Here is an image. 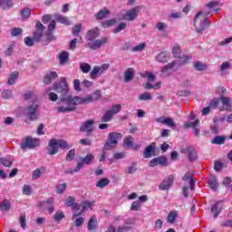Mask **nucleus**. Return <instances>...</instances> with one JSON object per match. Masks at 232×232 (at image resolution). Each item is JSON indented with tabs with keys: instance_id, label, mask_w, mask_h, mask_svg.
<instances>
[{
	"instance_id": "26",
	"label": "nucleus",
	"mask_w": 232,
	"mask_h": 232,
	"mask_svg": "<svg viewBox=\"0 0 232 232\" xmlns=\"http://www.w3.org/2000/svg\"><path fill=\"white\" fill-rule=\"evenodd\" d=\"M210 24H211V22H209V20H208V18L205 17L200 23L199 26L196 27L197 34H202V32H204V30L208 28V26H210Z\"/></svg>"
},
{
	"instance_id": "64",
	"label": "nucleus",
	"mask_w": 232,
	"mask_h": 232,
	"mask_svg": "<svg viewBox=\"0 0 232 232\" xmlns=\"http://www.w3.org/2000/svg\"><path fill=\"white\" fill-rule=\"evenodd\" d=\"M223 168H224V163L220 161H215V164H214L215 171H222Z\"/></svg>"
},
{
	"instance_id": "20",
	"label": "nucleus",
	"mask_w": 232,
	"mask_h": 232,
	"mask_svg": "<svg viewBox=\"0 0 232 232\" xmlns=\"http://www.w3.org/2000/svg\"><path fill=\"white\" fill-rule=\"evenodd\" d=\"M101 99V92L96 91L92 94L86 96L85 98H82L83 104H90V102H93V101H99Z\"/></svg>"
},
{
	"instance_id": "6",
	"label": "nucleus",
	"mask_w": 232,
	"mask_h": 232,
	"mask_svg": "<svg viewBox=\"0 0 232 232\" xmlns=\"http://www.w3.org/2000/svg\"><path fill=\"white\" fill-rule=\"evenodd\" d=\"M141 7L137 5L134 8L127 10L125 14L119 15V21H135L139 17V12H140Z\"/></svg>"
},
{
	"instance_id": "18",
	"label": "nucleus",
	"mask_w": 232,
	"mask_h": 232,
	"mask_svg": "<svg viewBox=\"0 0 232 232\" xmlns=\"http://www.w3.org/2000/svg\"><path fill=\"white\" fill-rule=\"evenodd\" d=\"M65 206L67 208H72L73 211H81V205L78 203H75V198L69 196L65 199Z\"/></svg>"
},
{
	"instance_id": "51",
	"label": "nucleus",
	"mask_w": 232,
	"mask_h": 232,
	"mask_svg": "<svg viewBox=\"0 0 232 232\" xmlns=\"http://www.w3.org/2000/svg\"><path fill=\"white\" fill-rule=\"evenodd\" d=\"M64 212L58 210L54 215H53V218L56 222H61V220H63V218H64Z\"/></svg>"
},
{
	"instance_id": "43",
	"label": "nucleus",
	"mask_w": 232,
	"mask_h": 232,
	"mask_svg": "<svg viewBox=\"0 0 232 232\" xmlns=\"http://www.w3.org/2000/svg\"><path fill=\"white\" fill-rule=\"evenodd\" d=\"M58 147L62 150H66L72 148V145H69L68 142L64 140H57Z\"/></svg>"
},
{
	"instance_id": "44",
	"label": "nucleus",
	"mask_w": 232,
	"mask_h": 232,
	"mask_svg": "<svg viewBox=\"0 0 232 232\" xmlns=\"http://www.w3.org/2000/svg\"><path fill=\"white\" fill-rule=\"evenodd\" d=\"M165 126H169V128H177V122L172 118L167 117L165 118Z\"/></svg>"
},
{
	"instance_id": "52",
	"label": "nucleus",
	"mask_w": 232,
	"mask_h": 232,
	"mask_svg": "<svg viewBox=\"0 0 232 232\" xmlns=\"http://www.w3.org/2000/svg\"><path fill=\"white\" fill-rule=\"evenodd\" d=\"M194 68L198 72H204V70H206V64H204L200 62H196V63H194Z\"/></svg>"
},
{
	"instance_id": "12",
	"label": "nucleus",
	"mask_w": 232,
	"mask_h": 232,
	"mask_svg": "<svg viewBox=\"0 0 232 232\" xmlns=\"http://www.w3.org/2000/svg\"><path fill=\"white\" fill-rule=\"evenodd\" d=\"M44 35V26L41 22H37L35 24V31L33 33V37L35 43H40Z\"/></svg>"
},
{
	"instance_id": "49",
	"label": "nucleus",
	"mask_w": 232,
	"mask_h": 232,
	"mask_svg": "<svg viewBox=\"0 0 232 232\" xmlns=\"http://www.w3.org/2000/svg\"><path fill=\"white\" fill-rule=\"evenodd\" d=\"M67 186L68 185L66 183L58 185L56 187V193H58V195H63L64 193V191H66Z\"/></svg>"
},
{
	"instance_id": "54",
	"label": "nucleus",
	"mask_w": 232,
	"mask_h": 232,
	"mask_svg": "<svg viewBox=\"0 0 232 232\" xmlns=\"http://www.w3.org/2000/svg\"><path fill=\"white\" fill-rule=\"evenodd\" d=\"M75 159V149H72L69 150V152L66 155V161L67 162H72V160Z\"/></svg>"
},
{
	"instance_id": "8",
	"label": "nucleus",
	"mask_w": 232,
	"mask_h": 232,
	"mask_svg": "<svg viewBox=\"0 0 232 232\" xmlns=\"http://www.w3.org/2000/svg\"><path fill=\"white\" fill-rule=\"evenodd\" d=\"M53 90L56 93H69L70 90L68 89V80L66 77H61L59 82L53 83Z\"/></svg>"
},
{
	"instance_id": "56",
	"label": "nucleus",
	"mask_w": 232,
	"mask_h": 232,
	"mask_svg": "<svg viewBox=\"0 0 232 232\" xmlns=\"http://www.w3.org/2000/svg\"><path fill=\"white\" fill-rule=\"evenodd\" d=\"M96 67L98 69V72H100V75H102V73L110 68V63H104L101 66H96Z\"/></svg>"
},
{
	"instance_id": "58",
	"label": "nucleus",
	"mask_w": 232,
	"mask_h": 232,
	"mask_svg": "<svg viewBox=\"0 0 232 232\" xmlns=\"http://www.w3.org/2000/svg\"><path fill=\"white\" fill-rule=\"evenodd\" d=\"M89 75L91 79H93V80L97 79V75H100L99 69L97 68V66L93 67V69L92 70Z\"/></svg>"
},
{
	"instance_id": "46",
	"label": "nucleus",
	"mask_w": 232,
	"mask_h": 232,
	"mask_svg": "<svg viewBox=\"0 0 232 232\" xmlns=\"http://www.w3.org/2000/svg\"><path fill=\"white\" fill-rule=\"evenodd\" d=\"M123 146L125 148H131L133 146V138L131 136H128L123 140Z\"/></svg>"
},
{
	"instance_id": "17",
	"label": "nucleus",
	"mask_w": 232,
	"mask_h": 232,
	"mask_svg": "<svg viewBox=\"0 0 232 232\" xmlns=\"http://www.w3.org/2000/svg\"><path fill=\"white\" fill-rule=\"evenodd\" d=\"M150 168H155V166H168V159L164 156L152 159L149 163Z\"/></svg>"
},
{
	"instance_id": "40",
	"label": "nucleus",
	"mask_w": 232,
	"mask_h": 232,
	"mask_svg": "<svg viewBox=\"0 0 232 232\" xmlns=\"http://www.w3.org/2000/svg\"><path fill=\"white\" fill-rule=\"evenodd\" d=\"M117 24V19L115 18H112V19H110V20H105L102 24V26L103 28H110V26H113Z\"/></svg>"
},
{
	"instance_id": "19",
	"label": "nucleus",
	"mask_w": 232,
	"mask_h": 232,
	"mask_svg": "<svg viewBox=\"0 0 232 232\" xmlns=\"http://www.w3.org/2000/svg\"><path fill=\"white\" fill-rule=\"evenodd\" d=\"M157 146V142H152L150 145H148L144 151H143V157L144 159H150L155 155V148Z\"/></svg>"
},
{
	"instance_id": "16",
	"label": "nucleus",
	"mask_w": 232,
	"mask_h": 232,
	"mask_svg": "<svg viewBox=\"0 0 232 232\" xmlns=\"http://www.w3.org/2000/svg\"><path fill=\"white\" fill-rule=\"evenodd\" d=\"M59 153V145L57 144L56 139H52L49 141V146L47 148V155H57Z\"/></svg>"
},
{
	"instance_id": "39",
	"label": "nucleus",
	"mask_w": 232,
	"mask_h": 232,
	"mask_svg": "<svg viewBox=\"0 0 232 232\" xmlns=\"http://www.w3.org/2000/svg\"><path fill=\"white\" fill-rule=\"evenodd\" d=\"M17 77H19V72L17 71L13 72L7 81V84L9 85L15 84V79H17Z\"/></svg>"
},
{
	"instance_id": "9",
	"label": "nucleus",
	"mask_w": 232,
	"mask_h": 232,
	"mask_svg": "<svg viewBox=\"0 0 232 232\" xmlns=\"http://www.w3.org/2000/svg\"><path fill=\"white\" fill-rule=\"evenodd\" d=\"M122 110L121 104H115L111 110L105 111V114L102 117V122H110L113 119V115L119 113Z\"/></svg>"
},
{
	"instance_id": "28",
	"label": "nucleus",
	"mask_w": 232,
	"mask_h": 232,
	"mask_svg": "<svg viewBox=\"0 0 232 232\" xmlns=\"http://www.w3.org/2000/svg\"><path fill=\"white\" fill-rule=\"evenodd\" d=\"M133 77H135V71L133 68H128L124 73V81L125 82H130L133 81Z\"/></svg>"
},
{
	"instance_id": "60",
	"label": "nucleus",
	"mask_w": 232,
	"mask_h": 232,
	"mask_svg": "<svg viewBox=\"0 0 232 232\" xmlns=\"http://www.w3.org/2000/svg\"><path fill=\"white\" fill-rule=\"evenodd\" d=\"M146 48V43H141L134 47H132V52H142Z\"/></svg>"
},
{
	"instance_id": "3",
	"label": "nucleus",
	"mask_w": 232,
	"mask_h": 232,
	"mask_svg": "<svg viewBox=\"0 0 232 232\" xmlns=\"http://www.w3.org/2000/svg\"><path fill=\"white\" fill-rule=\"evenodd\" d=\"M122 139V134L119 132H110L107 137V140L103 146L104 151H110V150H113V148H117L119 146V140Z\"/></svg>"
},
{
	"instance_id": "24",
	"label": "nucleus",
	"mask_w": 232,
	"mask_h": 232,
	"mask_svg": "<svg viewBox=\"0 0 232 232\" xmlns=\"http://www.w3.org/2000/svg\"><path fill=\"white\" fill-rule=\"evenodd\" d=\"M10 209H12V203H10L7 198L4 199L3 202L0 203V211L3 213H8Z\"/></svg>"
},
{
	"instance_id": "21",
	"label": "nucleus",
	"mask_w": 232,
	"mask_h": 232,
	"mask_svg": "<svg viewBox=\"0 0 232 232\" xmlns=\"http://www.w3.org/2000/svg\"><path fill=\"white\" fill-rule=\"evenodd\" d=\"M182 153L188 155V159L190 162L197 160V149L193 147H188L187 149L183 150Z\"/></svg>"
},
{
	"instance_id": "45",
	"label": "nucleus",
	"mask_w": 232,
	"mask_h": 232,
	"mask_svg": "<svg viewBox=\"0 0 232 232\" xmlns=\"http://www.w3.org/2000/svg\"><path fill=\"white\" fill-rule=\"evenodd\" d=\"M72 220L74 221L75 227H81L82 224H84V218L78 216L74 219L72 218Z\"/></svg>"
},
{
	"instance_id": "7",
	"label": "nucleus",
	"mask_w": 232,
	"mask_h": 232,
	"mask_svg": "<svg viewBox=\"0 0 232 232\" xmlns=\"http://www.w3.org/2000/svg\"><path fill=\"white\" fill-rule=\"evenodd\" d=\"M40 140L37 138H32V136H27L21 143V150H35L39 146Z\"/></svg>"
},
{
	"instance_id": "30",
	"label": "nucleus",
	"mask_w": 232,
	"mask_h": 232,
	"mask_svg": "<svg viewBox=\"0 0 232 232\" xmlns=\"http://www.w3.org/2000/svg\"><path fill=\"white\" fill-rule=\"evenodd\" d=\"M108 15H110V10L103 8L95 15V17L97 21H102V19H106Z\"/></svg>"
},
{
	"instance_id": "41",
	"label": "nucleus",
	"mask_w": 232,
	"mask_h": 232,
	"mask_svg": "<svg viewBox=\"0 0 232 232\" xmlns=\"http://www.w3.org/2000/svg\"><path fill=\"white\" fill-rule=\"evenodd\" d=\"M55 19L58 23H61L62 24H66L67 26L70 25V20H68L67 17H64L61 14H57L55 16Z\"/></svg>"
},
{
	"instance_id": "11",
	"label": "nucleus",
	"mask_w": 232,
	"mask_h": 232,
	"mask_svg": "<svg viewBox=\"0 0 232 232\" xmlns=\"http://www.w3.org/2000/svg\"><path fill=\"white\" fill-rule=\"evenodd\" d=\"M180 53H182V50L180 49L179 45H175L172 48V55L173 57H175L176 59H179L181 64H186L190 59L193 58V56L191 55H183L180 56Z\"/></svg>"
},
{
	"instance_id": "23",
	"label": "nucleus",
	"mask_w": 232,
	"mask_h": 232,
	"mask_svg": "<svg viewBox=\"0 0 232 232\" xmlns=\"http://www.w3.org/2000/svg\"><path fill=\"white\" fill-rule=\"evenodd\" d=\"M182 180H184L185 182L189 180L190 189L191 191H195V179L193 178V174L186 172L182 177Z\"/></svg>"
},
{
	"instance_id": "42",
	"label": "nucleus",
	"mask_w": 232,
	"mask_h": 232,
	"mask_svg": "<svg viewBox=\"0 0 232 232\" xmlns=\"http://www.w3.org/2000/svg\"><path fill=\"white\" fill-rule=\"evenodd\" d=\"M177 212L176 211H170L167 217V222H169V224H173V222H175V220L177 219Z\"/></svg>"
},
{
	"instance_id": "35",
	"label": "nucleus",
	"mask_w": 232,
	"mask_h": 232,
	"mask_svg": "<svg viewBox=\"0 0 232 232\" xmlns=\"http://www.w3.org/2000/svg\"><path fill=\"white\" fill-rule=\"evenodd\" d=\"M89 231H95L97 229V218H91L88 223Z\"/></svg>"
},
{
	"instance_id": "31",
	"label": "nucleus",
	"mask_w": 232,
	"mask_h": 232,
	"mask_svg": "<svg viewBox=\"0 0 232 232\" xmlns=\"http://www.w3.org/2000/svg\"><path fill=\"white\" fill-rule=\"evenodd\" d=\"M43 173H46V168L42 167L40 169H35L33 171V176H32L33 180H37V179H39V177H41Z\"/></svg>"
},
{
	"instance_id": "25",
	"label": "nucleus",
	"mask_w": 232,
	"mask_h": 232,
	"mask_svg": "<svg viewBox=\"0 0 232 232\" xmlns=\"http://www.w3.org/2000/svg\"><path fill=\"white\" fill-rule=\"evenodd\" d=\"M222 209H224V206L220 204V201H218L211 207V213H213L215 218L218 217V214L220 211H222Z\"/></svg>"
},
{
	"instance_id": "29",
	"label": "nucleus",
	"mask_w": 232,
	"mask_h": 232,
	"mask_svg": "<svg viewBox=\"0 0 232 232\" xmlns=\"http://www.w3.org/2000/svg\"><path fill=\"white\" fill-rule=\"evenodd\" d=\"M208 188H210L212 191H217V189H218V180L217 179V177H210L208 179Z\"/></svg>"
},
{
	"instance_id": "62",
	"label": "nucleus",
	"mask_w": 232,
	"mask_h": 232,
	"mask_svg": "<svg viewBox=\"0 0 232 232\" xmlns=\"http://www.w3.org/2000/svg\"><path fill=\"white\" fill-rule=\"evenodd\" d=\"M79 144H82V146H92V139L85 138L79 140Z\"/></svg>"
},
{
	"instance_id": "10",
	"label": "nucleus",
	"mask_w": 232,
	"mask_h": 232,
	"mask_svg": "<svg viewBox=\"0 0 232 232\" xmlns=\"http://www.w3.org/2000/svg\"><path fill=\"white\" fill-rule=\"evenodd\" d=\"M175 182V175L170 174L159 185L160 191H169Z\"/></svg>"
},
{
	"instance_id": "55",
	"label": "nucleus",
	"mask_w": 232,
	"mask_h": 232,
	"mask_svg": "<svg viewBox=\"0 0 232 232\" xmlns=\"http://www.w3.org/2000/svg\"><path fill=\"white\" fill-rule=\"evenodd\" d=\"M141 77H143V78L147 77L149 82H153V81H155V79H156L155 75H153V73L150 72H146L145 74H141Z\"/></svg>"
},
{
	"instance_id": "22",
	"label": "nucleus",
	"mask_w": 232,
	"mask_h": 232,
	"mask_svg": "<svg viewBox=\"0 0 232 232\" xmlns=\"http://www.w3.org/2000/svg\"><path fill=\"white\" fill-rule=\"evenodd\" d=\"M59 77L56 72L51 71L44 77V82L45 84H52V81H55Z\"/></svg>"
},
{
	"instance_id": "38",
	"label": "nucleus",
	"mask_w": 232,
	"mask_h": 232,
	"mask_svg": "<svg viewBox=\"0 0 232 232\" xmlns=\"http://www.w3.org/2000/svg\"><path fill=\"white\" fill-rule=\"evenodd\" d=\"M80 70L82 72V73H90L92 71V65L86 63H80Z\"/></svg>"
},
{
	"instance_id": "34",
	"label": "nucleus",
	"mask_w": 232,
	"mask_h": 232,
	"mask_svg": "<svg viewBox=\"0 0 232 232\" xmlns=\"http://www.w3.org/2000/svg\"><path fill=\"white\" fill-rule=\"evenodd\" d=\"M158 63H168V53L166 51L161 52L156 56Z\"/></svg>"
},
{
	"instance_id": "47",
	"label": "nucleus",
	"mask_w": 232,
	"mask_h": 232,
	"mask_svg": "<svg viewBox=\"0 0 232 232\" xmlns=\"http://www.w3.org/2000/svg\"><path fill=\"white\" fill-rule=\"evenodd\" d=\"M151 99H153V97L150 92H143L139 95V101H151Z\"/></svg>"
},
{
	"instance_id": "61",
	"label": "nucleus",
	"mask_w": 232,
	"mask_h": 232,
	"mask_svg": "<svg viewBox=\"0 0 232 232\" xmlns=\"http://www.w3.org/2000/svg\"><path fill=\"white\" fill-rule=\"evenodd\" d=\"M130 211H140V202L134 201L130 206Z\"/></svg>"
},
{
	"instance_id": "50",
	"label": "nucleus",
	"mask_w": 232,
	"mask_h": 232,
	"mask_svg": "<svg viewBox=\"0 0 232 232\" xmlns=\"http://www.w3.org/2000/svg\"><path fill=\"white\" fill-rule=\"evenodd\" d=\"M200 123L199 120H196L195 121H186L184 123L185 128H197L198 124Z\"/></svg>"
},
{
	"instance_id": "63",
	"label": "nucleus",
	"mask_w": 232,
	"mask_h": 232,
	"mask_svg": "<svg viewBox=\"0 0 232 232\" xmlns=\"http://www.w3.org/2000/svg\"><path fill=\"white\" fill-rule=\"evenodd\" d=\"M34 43H35V40L34 39V36H33V38H30L29 36H26L25 38H24V44L26 45V46H34Z\"/></svg>"
},
{
	"instance_id": "2",
	"label": "nucleus",
	"mask_w": 232,
	"mask_h": 232,
	"mask_svg": "<svg viewBox=\"0 0 232 232\" xmlns=\"http://www.w3.org/2000/svg\"><path fill=\"white\" fill-rule=\"evenodd\" d=\"M59 106L57 108V111L59 113H70L72 111H75L77 110L76 106H79V104H83L82 98L81 97H73L71 94H63L60 97L59 101Z\"/></svg>"
},
{
	"instance_id": "14",
	"label": "nucleus",
	"mask_w": 232,
	"mask_h": 232,
	"mask_svg": "<svg viewBox=\"0 0 232 232\" xmlns=\"http://www.w3.org/2000/svg\"><path fill=\"white\" fill-rule=\"evenodd\" d=\"M94 124H95V120L93 119L88 120L81 125L80 131H82L83 133H87V135H90V133L93 131Z\"/></svg>"
},
{
	"instance_id": "15",
	"label": "nucleus",
	"mask_w": 232,
	"mask_h": 232,
	"mask_svg": "<svg viewBox=\"0 0 232 232\" xmlns=\"http://www.w3.org/2000/svg\"><path fill=\"white\" fill-rule=\"evenodd\" d=\"M81 205L82 209L80 208V210H76L73 212L72 214V220H75V218H77V217H81V215H82V213H84V211H87V209H90L92 208V206H93V203L90 202V201H82Z\"/></svg>"
},
{
	"instance_id": "57",
	"label": "nucleus",
	"mask_w": 232,
	"mask_h": 232,
	"mask_svg": "<svg viewBox=\"0 0 232 232\" xmlns=\"http://www.w3.org/2000/svg\"><path fill=\"white\" fill-rule=\"evenodd\" d=\"M81 30H82V25L81 24L74 25L72 29V35H77V34L81 33Z\"/></svg>"
},
{
	"instance_id": "4",
	"label": "nucleus",
	"mask_w": 232,
	"mask_h": 232,
	"mask_svg": "<svg viewBox=\"0 0 232 232\" xmlns=\"http://www.w3.org/2000/svg\"><path fill=\"white\" fill-rule=\"evenodd\" d=\"M39 103L37 100H34L31 105L26 107L24 111V115L29 119V121H37L39 119Z\"/></svg>"
},
{
	"instance_id": "13",
	"label": "nucleus",
	"mask_w": 232,
	"mask_h": 232,
	"mask_svg": "<svg viewBox=\"0 0 232 232\" xmlns=\"http://www.w3.org/2000/svg\"><path fill=\"white\" fill-rule=\"evenodd\" d=\"M38 206L41 209H47L50 215H52L55 209L53 207V198H49L44 201H41Z\"/></svg>"
},
{
	"instance_id": "5",
	"label": "nucleus",
	"mask_w": 232,
	"mask_h": 232,
	"mask_svg": "<svg viewBox=\"0 0 232 232\" xmlns=\"http://www.w3.org/2000/svg\"><path fill=\"white\" fill-rule=\"evenodd\" d=\"M94 160L95 156H93V154H87L86 156L80 158L77 162L76 168L74 169H69L67 173L73 175V173H77L78 171H80L84 164L90 166V164H92V161H93Z\"/></svg>"
},
{
	"instance_id": "36",
	"label": "nucleus",
	"mask_w": 232,
	"mask_h": 232,
	"mask_svg": "<svg viewBox=\"0 0 232 232\" xmlns=\"http://www.w3.org/2000/svg\"><path fill=\"white\" fill-rule=\"evenodd\" d=\"M226 136H216L212 140L211 143L212 144H218V145H222V144H226Z\"/></svg>"
},
{
	"instance_id": "59",
	"label": "nucleus",
	"mask_w": 232,
	"mask_h": 232,
	"mask_svg": "<svg viewBox=\"0 0 232 232\" xmlns=\"http://www.w3.org/2000/svg\"><path fill=\"white\" fill-rule=\"evenodd\" d=\"M126 23L122 22L120 23L119 25L114 29L113 33L114 34H119V32L122 31V30H126Z\"/></svg>"
},
{
	"instance_id": "37",
	"label": "nucleus",
	"mask_w": 232,
	"mask_h": 232,
	"mask_svg": "<svg viewBox=\"0 0 232 232\" xmlns=\"http://www.w3.org/2000/svg\"><path fill=\"white\" fill-rule=\"evenodd\" d=\"M110 184V179L108 178H102L96 183L97 188H106Z\"/></svg>"
},
{
	"instance_id": "27",
	"label": "nucleus",
	"mask_w": 232,
	"mask_h": 232,
	"mask_svg": "<svg viewBox=\"0 0 232 232\" xmlns=\"http://www.w3.org/2000/svg\"><path fill=\"white\" fill-rule=\"evenodd\" d=\"M220 101H221L223 106H225V110L227 111H231V104H232L231 98L226 97V96H221Z\"/></svg>"
},
{
	"instance_id": "1",
	"label": "nucleus",
	"mask_w": 232,
	"mask_h": 232,
	"mask_svg": "<svg viewBox=\"0 0 232 232\" xmlns=\"http://www.w3.org/2000/svg\"><path fill=\"white\" fill-rule=\"evenodd\" d=\"M99 35H101V29H99V27H94L87 31V34L85 35L86 40L89 41V43L87 44V48L92 51L100 50V48H102V46H106V44L110 43V37L103 36L100 39H97Z\"/></svg>"
},
{
	"instance_id": "48",
	"label": "nucleus",
	"mask_w": 232,
	"mask_h": 232,
	"mask_svg": "<svg viewBox=\"0 0 232 232\" xmlns=\"http://www.w3.org/2000/svg\"><path fill=\"white\" fill-rule=\"evenodd\" d=\"M23 28L21 27H14L11 30L12 37H17L18 35H22Z\"/></svg>"
},
{
	"instance_id": "53",
	"label": "nucleus",
	"mask_w": 232,
	"mask_h": 232,
	"mask_svg": "<svg viewBox=\"0 0 232 232\" xmlns=\"http://www.w3.org/2000/svg\"><path fill=\"white\" fill-rule=\"evenodd\" d=\"M0 164H2V166H5V168H11L12 167V160L6 159V158H1L0 159Z\"/></svg>"
},
{
	"instance_id": "33",
	"label": "nucleus",
	"mask_w": 232,
	"mask_h": 232,
	"mask_svg": "<svg viewBox=\"0 0 232 232\" xmlns=\"http://www.w3.org/2000/svg\"><path fill=\"white\" fill-rule=\"evenodd\" d=\"M46 37L45 40L42 41V44L44 46H46L47 44H50V43H52V41H55V36L53 35V33L47 32L45 34Z\"/></svg>"
},
{
	"instance_id": "32",
	"label": "nucleus",
	"mask_w": 232,
	"mask_h": 232,
	"mask_svg": "<svg viewBox=\"0 0 232 232\" xmlns=\"http://www.w3.org/2000/svg\"><path fill=\"white\" fill-rule=\"evenodd\" d=\"M61 64H66V63H68V61H70V53H68V52L63 51L59 54L58 57Z\"/></svg>"
}]
</instances>
